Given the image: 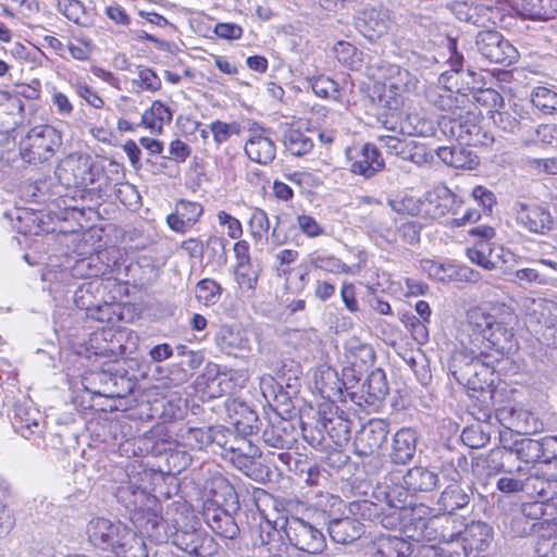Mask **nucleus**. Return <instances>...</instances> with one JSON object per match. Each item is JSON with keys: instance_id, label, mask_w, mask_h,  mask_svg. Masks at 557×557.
<instances>
[{"instance_id": "nucleus-40", "label": "nucleus", "mask_w": 557, "mask_h": 557, "mask_svg": "<svg viewBox=\"0 0 557 557\" xmlns=\"http://www.w3.org/2000/svg\"><path fill=\"white\" fill-rule=\"evenodd\" d=\"M171 121L170 107H149L141 115V123L154 134H161L164 124Z\"/></svg>"}, {"instance_id": "nucleus-48", "label": "nucleus", "mask_w": 557, "mask_h": 557, "mask_svg": "<svg viewBox=\"0 0 557 557\" xmlns=\"http://www.w3.org/2000/svg\"><path fill=\"white\" fill-rule=\"evenodd\" d=\"M404 123L409 124L416 132L403 133L406 136H429L433 134L434 122L421 115L419 112H409L406 110Z\"/></svg>"}, {"instance_id": "nucleus-43", "label": "nucleus", "mask_w": 557, "mask_h": 557, "mask_svg": "<svg viewBox=\"0 0 557 557\" xmlns=\"http://www.w3.org/2000/svg\"><path fill=\"white\" fill-rule=\"evenodd\" d=\"M389 206L400 215L413 216L421 221V197L405 193L389 200Z\"/></svg>"}, {"instance_id": "nucleus-49", "label": "nucleus", "mask_w": 557, "mask_h": 557, "mask_svg": "<svg viewBox=\"0 0 557 557\" xmlns=\"http://www.w3.org/2000/svg\"><path fill=\"white\" fill-rule=\"evenodd\" d=\"M296 225L298 231L308 238H317L325 234L322 224L311 214H297Z\"/></svg>"}, {"instance_id": "nucleus-61", "label": "nucleus", "mask_w": 557, "mask_h": 557, "mask_svg": "<svg viewBox=\"0 0 557 557\" xmlns=\"http://www.w3.org/2000/svg\"><path fill=\"white\" fill-rule=\"evenodd\" d=\"M467 533L471 536L476 534L481 535L480 543L475 545L476 549H482L483 545H487L490 539L492 537L491 528L483 522H472L467 529Z\"/></svg>"}, {"instance_id": "nucleus-44", "label": "nucleus", "mask_w": 557, "mask_h": 557, "mask_svg": "<svg viewBox=\"0 0 557 557\" xmlns=\"http://www.w3.org/2000/svg\"><path fill=\"white\" fill-rule=\"evenodd\" d=\"M363 388L371 403L380 401L388 393V385L385 373L380 370H373L367 377Z\"/></svg>"}, {"instance_id": "nucleus-52", "label": "nucleus", "mask_w": 557, "mask_h": 557, "mask_svg": "<svg viewBox=\"0 0 557 557\" xmlns=\"http://www.w3.org/2000/svg\"><path fill=\"white\" fill-rule=\"evenodd\" d=\"M218 224L226 228V235L231 239H239L244 235L242 222L225 210L216 212Z\"/></svg>"}, {"instance_id": "nucleus-5", "label": "nucleus", "mask_w": 557, "mask_h": 557, "mask_svg": "<svg viewBox=\"0 0 557 557\" xmlns=\"http://www.w3.org/2000/svg\"><path fill=\"white\" fill-rule=\"evenodd\" d=\"M504 448L509 454L515 453L517 458L529 465L530 475L545 481H557V437H545L542 441L533 438H520L512 443V446Z\"/></svg>"}, {"instance_id": "nucleus-14", "label": "nucleus", "mask_w": 557, "mask_h": 557, "mask_svg": "<svg viewBox=\"0 0 557 557\" xmlns=\"http://www.w3.org/2000/svg\"><path fill=\"white\" fill-rule=\"evenodd\" d=\"M388 432V424L384 420H370L355 437L356 454L362 457L379 456L386 442Z\"/></svg>"}, {"instance_id": "nucleus-46", "label": "nucleus", "mask_w": 557, "mask_h": 557, "mask_svg": "<svg viewBox=\"0 0 557 557\" xmlns=\"http://www.w3.org/2000/svg\"><path fill=\"white\" fill-rule=\"evenodd\" d=\"M182 438L185 447L190 450H202L213 441L211 428H189Z\"/></svg>"}, {"instance_id": "nucleus-17", "label": "nucleus", "mask_w": 557, "mask_h": 557, "mask_svg": "<svg viewBox=\"0 0 557 557\" xmlns=\"http://www.w3.org/2000/svg\"><path fill=\"white\" fill-rule=\"evenodd\" d=\"M88 349L95 356L117 359L125 354L120 333L112 327H100L94 331L88 341Z\"/></svg>"}, {"instance_id": "nucleus-12", "label": "nucleus", "mask_w": 557, "mask_h": 557, "mask_svg": "<svg viewBox=\"0 0 557 557\" xmlns=\"http://www.w3.org/2000/svg\"><path fill=\"white\" fill-rule=\"evenodd\" d=\"M203 213L201 202L180 198L175 201L174 210L165 216V224L172 232L185 235L199 224Z\"/></svg>"}, {"instance_id": "nucleus-59", "label": "nucleus", "mask_w": 557, "mask_h": 557, "mask_svg": "<svg viewBox=\"0 0 557 557\" xmlns=\"http://www.w3.org/2000/svg\"><path fill=\"white\" fill-rule=\"evenodd\" d=\"M259 539L260 545L267 547L269 553H272V549L276 546L275 544L280 542V531L268 522L265 529L261 527Z\"/></svg>"}, {"instance_id": "nucleus-26", "label": "nucleus", "mask_w": 557, "mask_h": 557, "mask_svg": "<svg viewBox=\"0 0 557 557\" xmlns=\"http://www.w3.org/2000/svg\"><path fill=\"white\" fill-rule=\"evenodd\" d=\"M132 520L141 532L152 537L163 521L162 506L156 500L151 506H141L134 510Z\"/></svg>"}, {"instance_id": "nucleus-62", "label": "nucleus", "mask_w": 557, "mask_h": 557, "mask_svg": "<svg viewBox=\"0 0 557 557\" xmlns=\"http://www.w3.org/2000/svg\"><path fill=\"white\" fill-rule=\"evenodd\" d=\"M235 243L233 245V253L235 257V263H244L251 262V253H250V244L248 240L240 237L239 239H234Z\"/></svg>"}, {"instance_id": "nucleus-1", "label": "nucleus", "mask_w": 557, "mask_h": 557, "mask_svg": "<svg viewBox=\"0 0 557 557\" xmlns=\"http://www.w3.org/2000/svg\"><path fill=\"white\" fill-rule=\"evenodd\" d=\"M513 319L512 312L494 307L470 308L462 324V346L472 354L498 361L504 355V343L509 342L513 335L507 327Z\"/></svg>"}, {"instance_id": "nucleus-47", "label": "nucleus", "mask_w": 557, "mask_h": 557, "mask_svg": "<svg viewBox=\"0 0 557 557\" xmlns=\"http://www.w3.org/2000/svg\"><path fill=\"white\" fill-rule=\"evenodd\" d=\"M58 11L67 20L81 26H88L85 7L79 0H58Z\"/></svg>"}, {"instance_id": "nucleus-41", "label": "nucleus", "mask_w": 557, "mask_h": 557, "mask_svg": "<svg viewBox=\"0 0 557 557\" xmlns=\"http://www.w3.org/2000/svg\"><path fill=\"white\" fill-rule=\"evenodd\" d=\"M557 518L545 519L532 523L530 532L535 536V550H539L541 545L548 546L553 541H557Z\"/></svg>"}, {"instance_id": "nucleus-54", "label": "nucleus", "mask_w": 557, "mask_h": 557, "mask_svg": "<svg viewBox=\"0 0 557 557\" xmlns=\"http://www.w3.org/2000/svg\"><path fill=\"white\" fill-rule=\"evenodd\" d=\"M341 298L345 305V308L349 312L356 313L359 311L360 308L357 299V289L354 283L347 281L342 283Z\"/></svg>"}, {"instance_id": "nucleus-39", "label": "nucleus", "mask_w": 557, "mask_h": 557, "mask_svg": "<svg viewBox=\"0 0 557 557\" xmlns=\"http://www.w3.org/2000/svg\"><path fill=\"white\" fill-rule=\"evenodd\" d=\"M522 516L530 520L545 521V519L557 518V505L552 500H535L524 503L521 507Z\"/></svg>"}, {"instance_id": "nucleus-7", "label": "nucleus", "mask_w": 557, "mask_h": 557, "mask_svg": "<svg viewBox=\"0 0 557 557\" xmlns=\"http://www.w3.org/2000/svg\"><path fill=\"white\" fill-rule=\"evenodd\" d=\"M475 47L480 54L492 63L509 66L519 59L518 50L497 30L479 32L475 36Z\"/></svg>"}, {"instance_id": "nucleus-31", "label": "nucleus", "mask_w": 557, "mask_h": 557, "mask_svg": "<svg viewBox=\"0 0 557 557\" xmlns=\"http://www.w3.org/2000/svg\"><path fill=\"white\" fill-rule=\"evenodd\" d=\"M405 109L406 107H383V111L377 113V121L384 128L397 134L414 132L409 124L404 123Z\"/></svg>"}, {"instance_id": "nucleus-21", "label": "nucleus", "mask_w": 557, "mask_h": 557, "mask_svg": "<svg viewBox=\"0 0 557 557\" xmlns=\"http://www.w3.org/2000/svg\"><path fill=\"white\" fill-rule=\"evenodd\" d=\"M311 122L308 119L293 120L283 135L285 148L294 156L300 157L309 153L313 148L310 137L306 136L300 128L310 129Z\"/></svg>"}, {"instance_id": "nucleus-13", "label": "nucleus", "mask_w": 557, "mask_h": 557, "mask_svg": "<svg viewBox=\"0 0 557 557\" xmlns=\"http://www.w3.org/2000/svg\"><path fill=\"white\" fill-rule=\"evenodd\" d=\"M349 170L357 175L371 177L383 170L385 163L379 148L370 143L346 149Z\"/></svg>"}, {"instance_id": "nucleus-2", "label": "nucleus", "mask_w": 557, "mask_h": 557, "mask_svg": "<svg viewBox=\"0 0 557 557\" xmlns=\"http://www.w3.org/2000/svg\"><path fill=\"white\" fill-rule=\"evenodd\" d=\"M437 125L442 135L457 144L453 147L440 148V157L454 168H463L466 163L457 159L465 147L485 146L493 140L482 129V113L479 107H442Z\"/></svg>"}, {"instance_id": "nucleus-33", "label": "nucleus", "mask_w": 557, "mask_h": 557, "mask_svg": "<svg viewBox=\"0 0 557 557\" xmlns=\"http://www.w3.org/2000/svg\"><path fill=\"white\" fill-rule=\"evenodd\" d=\"M260 272L261 271L259 269L253 267L252 261L235 263L234 280L239 289L249 292L250 295H253L258 286Z\"/></svg>"}, {"instance_id": "nucleus-42", "label": "nucleus", "mask_w": 557, "mask_h": 557, "mask_svg": "<svg viewBox=\"0 0 557 557\" xmlns=\"http://www.w3.org/2000/svg\"><path fill=\"white\" fill-rule=\"evenodd\" d=\"M249 235L255 242H260L268 237L270 231V219L268 213L259 208L252 207L250 209V216L247 221Z\"/></svg>"}, {"instance_id": "nucleus-58", "label": "nucleus", "mask_w": 557, "mask_h": 557, "mask_svg": "<svg viewBox=\"0 0 557 557\" xmlns=\"http://www.w3.org/2000/svg\"><path fill=\"white\" fill-rule=\"evenodd\" d=\"M532 104H557V92L546 86H537L531 92Z\"/></svg>"}, {"instance_id": "nucleus-60", "label": "nucleus", "mask_w": 557, "mask_h": 557, "mask_svg": "<svg viewBox=\"0 0 557 557\" xmlns=\"http://www.w3.org/2000/svg\"><path fill=\"white\" fill-rule=\"evenodd\" d=\"M214 33L219 38L234 40L243 35V28L235 23H218Z\"/></svg>"}, {"instance_id": "nucleus-16", "label": "nucleus", "mask_w": 557, "mask_h": 557, "mask_svg": "<svg viewBox=\"0 0 557 557\" xmlns=\"http://www.w3.org/2000/svg\"><path fill=\"white\" fill-rule=\"evenodd\" d=\"M202 517L211 531L222 539H234L238 534L239 529L233 516L214 500L203 503Z\"/></svg>"}, {"instance_id": "nucleus-28", "label": "nucleus", "mask_w": 557, "mask_h": 557, "mask_svg": "<svg viewBox=\"0 0 557 557\" xmlns=\"http://www.w3.org/2000/svg\"><path fill=\"white\" fill-rule=\"evenodd\" d=\"M517 11L530 20L554 18L557 13V0H521Z\"/></svg>"}, {"instance_id": "nucleus-8", "label": "nucleus", "mask_w": 557, "mask_h": 557, "mask_svg": "<svg viewBox=\"0 0 557 557\" xmlns=\"http://www.w3.org/2000/svg\"><path fill=\"white\" fill-rule=\"evenodd\" d=\"M261 450L251 442L243 440L237 447L225 449L224 457L238 470L255 481H262L271 474L261 459Z\"/></svg>"}, {"instance_id": "nucleus-20", "label": "nucleus", "mask_w": 557, "mask_h": 557, "mask_svg": "<svg viewBox=\"0 0 557 557\" xmlns=\"http://www.w3.org/2000/svg\"><path fill=\"white\" fill-rule=\"evenodd\" d=\"M309 268L325 275H352L357 272L355 265H349L342 258L326 250L317 249L309 255Z\"/></svg>"}, {"instance_id": "nucleus-53", "label": "nucleus", "mask_w": 557, "mask_h": 557, "mask_svg": "<svg viewBox=\"0 0 557 557\" xmlns=\"http://www.w3.org/2000/svg\"><path fill=\"white\" fill-rule=\"evenodd\" d=\"M210 129L212 132L213 139L220 144L227 140L232 135L238 134L240 132V126L236 122L225 123L215 121L211 123Z\"/></svg>"}, {"instance_id": "nucleus-18", "label": "nucleus", "mask_w": 557, "mask_h": 557, "mask_svg": "<svg viewBox=\"0 0 557 557\" xmlns=\"http://www.w3.org/2000/svg\"><path fill=\"white\" fill-rule=\"evenodd\" d=\"M174 543L180 549L196 557H210L218 552L213 537L198 530L176 532Z\"/></svg>"}, {"instance_id": "nucleus-37", "label": "nucleus", "mask_w": 557, "mask_h": 557, "mask_svg": "<svg viewBox=\"0 0 557 557\" xmlns=\"http://www.w3.org/2000/svg\"><path fill=\"white\" fill-rule=\"evenodd\" d=\"M497 416L505 418L509 414V429H515L519 434H530L535 432V428H531L529 420H534L532 413L524 409L500 407L496 408Z\"/></svg>"}, {"instance_id": "nucleus-24", "label": "nucleus", "mask_w": 557, "mask_h": 557, "mask_svg": "<svg viewBox=\"0 0 557 557\" xmlns=\"http://www.w3.org/2000/svg\"><path fill=\"white\" fill-rule=\"evenodd\" d=\"M437 482V474L421 466L410 468L403 476V487L411 494L431 492Z\"/></svg>"}, {"instance_id": "nucleus-55", "label": "nucleus", "mask_w": 557, "mask_h": 557, "mask_svg": "<svg viewBox=\"0 0 557 557\" xmlns=\"http://www.w3.org/2000/svg\"><path fill=\"white\" fill-rule=\"evenodd\" d=\"M472 196L483 208V213L491 214L493 207L496 205L494 193L484 186L478 185L473 188Z\"/></svg>"}, {"instance_id": "nucleus-56", "label": "nucleus", "mask_w": 557, "mask_h": 557, "mask_svg": "<svg viewBox=\"0 0 557 557\" xmlns=\"http://www.w3.org/2000/svg\"><path fill=\"white\" fill-rule=\"evenodd\" d=\"M191 153V148L182 139H173L169 145V159L175 163H184Z\"/></svg>"}, {"instance_id": "nucleus-15", "label": "nucleus", "mask_w": 557, "mask_h": 557, "mask_svg": "<svg viewBox=\"0 0 557 557\" xmlns=\"http://www.w3.org/2000/svg\"><path fill=\"white\" fill-rule=\"evenodd\" d=\"M394 23L392 12L383 7L366 8L359 12L356 26L370 40L386 34Z\"/></svg>"}, {"instance_id": "nucleus-36", "label": "nucleus", "mask_w": 557, "mask_h": 557, "mask_svg": "<svg viewBox=\"0 0 557 557\" xmlns=\"http://www.w3.org/2000/svg\"><path fill=\"white\" fill-rule=\"evenodd\" d=\"M488 113L493 123L504 132H515L519 128L521 114L517 107H497Z\"/></svg>"}, {"instance_id": "nucleus-51", "label": "nucleus", "mask_w": 557, "mask_h": 557, "mask_svg": "<svg viewBox=\"0 0 557 557\" xmlns=\"http://www.w3.org/2000/svg\"><path fill=\"white\" fill-rule=\"evenodd\" d=\"M425 225L423 221L403 222L397 226V237L405 245H416L420 242V233L422 226Z\"/></svg>"}, {"instance_id": "nucleus-45", "label": "nucleus", "mask_w": 557, "mask_h": 557, "mask_svg": "<svg viewBox=\"0 0 557 557\" xmlns=\"http://www.w3.org/2000/svg\"><path fill=\"white\" fill-rule=\"evenodd\" d=\"M400 321L417 344L424 345L429 342L430 336L428 322L416 317L411 312L403 313Z\"/></svg>"}, {"instance_id": "nucleus-23", "label": "nucleus", "mask_w": 557, "mask_h": 557, "mask_svg": "<svg viewBox=\"0 0 557 557\" xmlns=\"http://www.w3.org/2000/svg\"><path fill=\"white\" fill-rule=\"evenodd\" d=\"M417 433L411 428L399 429L392 440L391 461L395 465H406L412 460L417 448Z\"/></svg>"}, {"instance_id": "nucleus-10", "label": "nucleus", "mask_w": 557, "mask_h": 557, "mask_svg": "<svg viewBox=\"0 0 557 557\" xmlns=\"http://www.w3.org/2000/svg\"><path fill=\"white\" fill-rule=\"evenodd\" d=\"M284 533L294 547L307 554H320L326 547L323 533L298 517L286 518Z\"/></svg>"}, {"instance_id": "nucleus-11", "label": "nucleus", "mask_w": 557, "mask_h": 557, "mask_svg": "<svg viewBox=\"0 0 557 557\" xmlns=\"http://www.w3.org/2000/svg\"><path fill=\"white\" fill-rule=\"evenodd\" d=\"M496 231L491 225H478L471 227L465 236L466 253L468 258L483 269L491 270L494 262L491 260L492 240Z\"/></svg>"}, {"instance_id": "nucleus-34", "label": "nucleus", "mask_w": 557, "mask_h": 557, "mask_svg": "<svg viewBox=\"0 0 557 557\" xmlns=\"http://www.w3.org/2000/svg\"><path fill=\"white\" fill-rule=\"evenodd\" d=\"M458 480L454 478V483L446 486L440 496V504L448 512L463 508L469 503V497L459 485Z\"/></svg>"}, {"instance_id": "nucleus-19", "label": "nucleus", "mask_w": 557, "mask_h": 557, "mask_svg": "<svg viewBox=\"0 0 557 557\" xmlns=\"http://www.w3.org/2000/svg\"><path fill=\"white\" fill-rule=\"evenodd\" d=\"M517 222L530 233L540 235L548 233L554 225V219L547 208L528 203H519Z\"/></svg>"}, {"instance_id": "nucleus-3", "label": "nucleus", "mask_w": 557, "mask_h": 557, "mask_svg": "<svg viewBox=\"0 0 557 557\" xmlns=\"http://www.w3.org/2000/svg\"><path fill=\"white\" fill-rule=\"evenodd\" d=\"M88 542L96 549L123 554L125 557H143L144 539L120 521L102 517L89 520L86 529Z\"/></svg>"}, {"instance_id": "nucleus-50", "label": "nucleus", "mask_w": 557, "mask_h": 557, "mask_svg": "<svg viewBox=\"0 0 557 557\" xmlns=\"http://www.w3.org/2000/svg\"><path fill=\"white\" fill-rule=\"evenodd\" d=\"M312 90L318 97L322 99L331 101H341V91L338 90V85L331 78H317L312 84Z\"/></svg>"}, {"instance_id": "nucleus-57", "label": "nucleus", "mask_w": 557, "mask_h": 557, "mask_svg": "<svg viewBox=\"0 0 557 557\" xmlns=\"http://www.w3.org/2000/svg\"><path fill=\"white\" fill-rule=\"evenodd\" d=\"M180 248L185 251L189 259L200 260L203 257L205 245L200 237H187L181 242Z\"/></svg>"}, {"instance_id": "nucleus-30", "label": "nucleus", "mask_w": 557, "mask_h": 557, "mask_svg": "<svg viewBox=\"0 0 557 557\" xmlns=\"http://www.w3.org/2000/svg\"><path fill=\"white\" fill-rule=\"evenodd\" d=\"M366 75L375 82V91L381 94V89L395 75L406 76V70L397 64L389 63L384 60H377L374 64L366 66Z\"/></svg>"}, {"instance_id": "nucleus-9", "label": "nucleus", "mask_w": 557, "mask_h": 557, "mask_svg": "<svg viewBox=\"0 0 557 557\" xmlns=\"http://www.w3.org/2000/svg\"><path fill=\"white\" fill-rule=\"evenodd\" d=\"M473 367L474 369L467 375L461 385L466 387L468 396L476 399L482 407L494 406L496 391V371L494 367L483 359Z\"/></svg>"}, {"instance_id": "nucleus-32", "label": "nucleus", "mask_w": 557, "mask_h": 557, "mask_svg": "<svg viewBox=\"0 0 557 557\" xmlns=\"http://www.w3.org/2000/svg\"><path fill=\"white\" fill-rule=\"evenodd\" d=\"M345 355L351 366L359 369L370 367L375 358L371 345L361 343L357 338H351L346 344Z\"/></svg>"}, {"instance_id": "nucleus-4", "label": "nucleus", "mask_w": 557, "mask_h": 557, "mask_svg": "<svg viewBox=\"0 0 557 557\" xmlns=\"http://www.w3.org/2000/svg\"><path fill=\"white\" fill-rule=\"evenodd\" d=\"M101 169L88 154L71 153L60 161L55 175L59 182L66 188H75L81 191V198L95 200L99 205L102 198V188L97 185Z\"/></svg>"}, {"instance_id": "nucleus-6", "label": "nucleus", "mask_w": 557, "mask_h": 557, "mask_svg": "<svg viewBox=\"0 0 557 557\" xmlns=\"http://www.w3.org/2000/svg\"><path fill=\"white\" fill-rule=\"evenodd\" d=\"M61 144V133L54 127L35 126L21 139L20 154L28 163H42L53 157Z\"/></svg>"}, {"instance_id": "nucleus-29", "label": "nucleus", "mask_w": 557, "mask_h": 557, "mask_svg": "<svg viewBox=\"0 0 557 557\" xmlns=\"http://www.w3.org/2000/svg\"><path fill=\"white\" fill-rule=\"evenodd\" d=\"M245 152L251 161L268 164L275 157V145L268 137L252 136L245 145Z\"/></svg>"}, {"instance_id": "nucleus-27", "label": "nucleus", "mask_w": 557, "mask_h": 557, "mask_svg": "<svg viewBox=\"0 0 557 557\" xmlns=\"http://www.w3.org/2000/svg\"><path fill=\"white\" fill-rule=\"evenodd\" d=\"M413 85L414 77L406 70V76L395 75L387 82L377 96L379 101L384 102V104H389L392 101L397 102L398 99H400L401 102H404L407 100L404 95L409 92Z\"/></svg>"}, {"instance_id": "nucleus-38", "label": "nucleus", "mask_w": 557, "mask_h": 557, "mask_svg": "<svg viewBox=\"0 0 557 557\" xmlns=\"http://www.w3.org/2000/svg\"><path fill=\"white\" fill-rule=\"evenodd\" d=\"M223 287L213 278L205 277L197 282L195 296L206 307L214 306L221 299Z\"/></svg>"}, {"instance_id": "nucleus-22", "label": "nucleus", "mask_w": 557, "mask_h": 557, "mask_svg": "<svg viewBox=\"0 0 557 557\" xmlns=\"http://www.w3.org/2000/svg\"><path fill=\"white\" fill-rule=\"evenodd\" d=\"M450 193L448 189L428 190L421 197V221L429 224L441 219L449 211Z\"/></svg>"}, {"instance_id": "nucleus-64", "label": "nucleus", "mask_w": 557, "mask_h": 557, "mask_svg": "<svg viewBox=\"0 0 557 557\" xmlns=\"http://www.w3.org/2000/svg\"><path fill=\"white\" fill-rule=\"evenodd\" d=\"M537 140L544 145L557 144V127L555 125L542 124L536 129Z\"/></svg>"}, {"instance_id": "nucleus-63", "label": "nucleus", "mask_w": 557, "mask_h": 557, "mask_svg": "<svg viewBox=\"0 0 557 557\" xmlns=\"http://www.w3.org/2000/svg\"><path fill=\"white\" fill-rule=\"evenodd\" d=\"M497 488L503 493H518L524 490V481L521 479L502 476L497 481Z\"/></svg>"}, {"instance_id": "nucleus-35", "label": "nucleus", "mask_w": 557, "mask_h": 557, "mask_svg": "<svg viewBox=\"0 0 557 557\" xmlns=\"http://www.w3.org/2000/svg\"><path fill=\"white\" fill-rule=\"evenodd\" d=\"M333 52L339 63L347 66L352 71H360L363 66V52L358 50L354 45L339 41L334 48Z\"/></svg>"}, {"instance_id": "nucleus-25", "label": "nucleus", "mask_w": 557, "mask_h": 557, "mask_svg": "<svg viewBox=\"0 0 557 557\" xmlns=\"http://www.w3.org/2000/svg\"><path fill=\"white\" fill-rule=\"evenodd\" d=\"M485 359L483 356L472 354L468 348L462 346L451 352L448 360V370L454 379L462 384L467 375L474 369V364Z\"/></svg>"}]
</instances>
